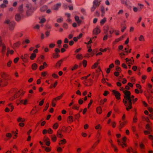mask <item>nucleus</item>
Wrapping results in <instances>:
<instances>
[{"instance_id":"37998d69","label":"nucleus","mask_w":153,"mask_h":153,"mask_svg":"<svg viewBox=\"0 0 153 153\" xmlns=\"http://www.w3.org/2000/svg\"><path fill=\"white\" fill-rule=\"evenodd\" d=\"M78 66L77 65L75 64L74 66L71 68V70L73 71L74 70H76Z\"/></svg>"},{"instance_id":"a19ab883","label":"nucleus","mask_w":153,"mask_h":153,"mask_svg":"<svg viewBox=\"0 0 153 153\" xmlns=\"http://www.w3.org/2000/svg\"><path fill=\"white\" fill-rule=\"evenodd\" d=\"M133 149L131 147H129L127 150L126 151L128 153H131V152H133Z\"/></svg>"},{"instance_id":"8fccbe9b","label":"nucleus","mask_w":153,"mask_h":153,"mask_svg":"<svg viewBox=\"0 0 153 153\" xmlns=\"http://www.w3.org/2000/svg\"><path fill=\"white\" fill-rule=\"evenodd\" d=\"M63 21V19L62 18H60L57 19L56 21L58 23L62 22Z\"/></svg>"},{"instance_id":"f3484780","label":"nucleus","mask_w":153,"mask_h":153,"mask_svg":"<svg viewBox=\"0 0 153 153\" xmlns=\"http://www.w3.org/2000/svg\"><path fill=\"white\" fill-rule=\"evenodd\" d=\"M61 5V4L60 3H58L54 5L52 9L54 10H57L60 7Z\"/></svg>"},{"instance_id":"bf43d9fd","label":"nucleus","mask_w":153,"mask_h":153,"mask_svg":"<svg viewBox=\"0 0 153 153\" xmlns=\"http://www.w3.org/2000/svg\"><path fill=\"white\" fill-rule=\"evenodd\" d=\"M112 147L114 148V151L115 152H117L118 150L117 148L113 144H112Z\"/></svg>"},{"instance_id":"ddd939ff","label":"nucleus","mask_w":153,"mask_h":153,"mask_svg":"<svg viewBox=\"0 0 153 153\" xmlns=\"http://www.w3.org/2000/svg\"><path fill=\"white\" fill-rule=\"evenodd\" d=\"M75 19L77 22L79 26L82 22V21L79 19V17L78 16H75L74 17Z\"/></svg>"},{"instance_id":"0e129e2a","label":"nucleus","mask_w":153,"mask_h":153,"mask_svg":"<svg viewBox=\"0 0 153 153\" xmlns=\"http://www.w3.org/2000/svg\"><path fill=\"white\" fill-rule=\"evenodd\" d=\"M12 63V61H9L7 63V66L8 67H10Z\"/></svg>"},{"instance_id":"c03bdc74","label":"nucleus","mask_w":153,"mask_h":153,"mask_svg":"<svg viewBox=\"0 0 153 153\" xmlns=\"http://www.w3.org/2000/svg\"><path fill=\"white\" fill-rule=\"evenodd\" d=\"M58 126L59 125L58 123H56L53 126V128L54 129H56L58 128Z\"/></svg>"},{"instance_id":"1a4fd4ad","label":"nucleus","mask_w":153,"mask_h":153,"mask_svg":"<svg viewBox=\"0 0 153 153\" xmlns=\"http://www.w3.org/2000/svg\"><path fill=\"white\" fill-rule=\"evenodd\" d=\"M100 32V27L99 26H97L94 28L93 31V34L97 35Z\"/></svg>"},{"instance_id":"c9c22d12","label":"nucleus","mask_w":153,"mask_h":153,"mask_svg":"<svg viewBox=\"0 0 153 153\" xmlns=\"http://www.w3.org/2000/svg\"><path fill=\"white\" fill-rule=\"evenodd\" d=\"M37 68V65L36 63L33 64L32 65V69L34 70H36Z\"/></svg>"},{"instance_id":"f8f14e48","label":"nucleus","mask_w":153,"mask_h":153,"mask_svg":"<svg viewBox=\"0 0 153 153\" xmlns=\"http://www.w3.org/2000/svg\"><path fill=\"white\" fill-rule=\"evenodd\" d=\"M62 129H59L58 130L56 135L58 137L60 138H62L63 137V135L62 134Z\"/></svg>"},{"instance_id":"4c0bfd02","label":"nucleus","mask_w":153,"mask_h":153,"mask_svg":"<svg viewBox=\"0 0 153 153\" xmlns=\"http://www.w3.org/2000/svg\"><path fill=\"white\" fill-rule=\"evenodd\" d=\"M47 8V7L46 6H44L40 8V10L42 12H44L46 10Z\"/></svg>"},{"instance_id":"a878e982","label":"nucleus","mask_w":153,"mask_h":153,"mask_svg":"<svg viewBox=\"0 0 153 153\" xmlns=\"http://www.w3.org/2000/svg\"><path fill=\"white\" fill-rule=\"evenodd\" d=\"M74 120H76L78 121H79V118L80 117V115L79 114H75L74 115Z\"/></svg>"},{"instance_id":"69168bd1","label":"nucleus","mask_w":153,"mask_h":153,"mask_svg":"<svg viewBox=\"0 0 153 153\" xmlns=\"http://www.w3.org/2000/svg\"><path fill=\"white\" fill-rule=\"evenodd\" d=\"M19 59V57L16 58L14 59V60H13V62H14V63H16L18 61Z\"/></svg>"},{"instance_id":"e433bc0d","label":"nucleus","mask_w":153,"mask_h":153,"mask_svg":"<svg viewBox=\"0 0 153 153\" xmlns=\"http://www.w3.org/2000/svg\"><path fill=\"white\" fill-rule=\"evenodd\" d=\"M98 7V6L96 5H94L93 4V6L91 8V11L92 12H93L95 10L96 8L97 7Z\"/></svg>"},{"instance_id":"6ab92c4d","label":"nucleus","mask_w":153,"mask_h":153,"mask_svg":"<svg viewBox=\"0 0 153 153\" xmlns=\"http://www.w3.org/2000/svg\"><path fill=\"white\" fill-rule=\"evenodd\" d=\"M100 0H94L93 2V4L99 7L100 4Z\"/></svg>"},{"instance_id":"f704fd0d","label":"nucleus","mask_w":153,"mask_h":153,"mask_svg":"<svg viewBox=\"0 0 153 153\" xmlns=\"http://www.w3.org/2000/svg\"><path fill=\"white\" fill-rule=\"evenodd\" d=\"M16 20L17 21H19L21 19V16L19 14H17L15 17Z\"/></svg>"},{"instance_id":"f03ea898","label":"nucleus","mask_w":153,"mask_h":153,"mask_svg":"<svg viewBox=\"0 0 153 153\" xmlns=\"http://www.w3.org/2000/svg\"><path fill=\"white\" fill-rule=\"evenodd\" d=\"M1 77L2 79L0 78V87L7 85L8 84V81L11 79L8 75L4 73L1 74Z\"/></svg>"},{"instance_id":"20e7f679","label":"nucleus","mask_w":153,"mask_h":153,"mask_svg":"<svg viewBox=\"0 0 153 153\" xmlns=\"http://www.w3.org/2000/svg\"><path fill=\"white\" fill-rule=\"evenodd\" d=\"M64 95V93H63L61 95L55 98H53L51 102V105L53 107H55L56 106V102L58 100H60L62 97Z\"/></svg>"},{"instance_id":"4be33fe9","label":"nucleus","mask_w":153,"mask_h":153,"mask_svg":"<svg viewBox=\"0 0 153 153\" xmlns=\"http://www.w3.org/2000/svg\"><path fill=\"white\" fill-rule=\"evenodd\" d=\"M68 122V123H71L73 121V117L72 116H69L68 117L67 120Z\"/></svg>"},{"instance_id":"aec40b11","label":"nucleus","mask_w":153,"mask_h":153,"mask_svg":"<svg viewBox=\"0 0 153 153\" xmlns=\"http://www.w3.org/2000/svg\"><path fill=\"white\" fill-rule=\"evenodd\" d=\"M51 137L52 141L53 142H55L57 140V138L55 134H53L51 136Z\"/></svg>"},{"instance_id":"5701e85b","label":"nucleus","mask_w":153,"mask_h":153,"mask_svg":"<svg viewBox=\"0 0 153 153\" xmlns=\"http://www.w3.org/2000/svg\"><path fill=\"white\" fill-rule=\"evenodd\" d=\"M66 143V140L64 139L61 140L59 143V145L65 144Z\"/></svg>"},{"instance_id":"de8ad7c7","label":"nucleus","mask_w":153,"mask_h":153,"mask_svg":"<svg viewBox=\"0 0 153 153\" xmlns=\"http://www.w3.org/2000/svg\"><path fill=\"white\" fill-rule=\"evenodd\" d=\"M98 63L97 62L95 63L91 67V68L94 69L96 68L98 66Z\"/></svg>"},{"instance_id":"2f4dec72","label":"nucleus","mask_w":153,"mask_h":153,"mask_svg":"<svg viewBox=\"0 0 153 153\" xmlns=\"http://www.w3.org/2000/svg\"><path fill=\"white\" fill-rule=\"evenodd\" d=\"M79 106L77 104H74L73 105L72 108L73 109H75L76 110H78L79 108Z\"/></svg>"},{"instance_id":"603ef678","label":"nucleus","mask_w":153,"mask_h":153,"mask_svg":"<svg viewBox=\"0 0 153 153\" xmlns=\"http://www.w3.org/2000/svg\"><path fill=\"white\" fill-rule=\"evenodd\" d=\"M137 118L136 117V115H135L133 118V122L135 123L137 122Z\"/></svg>"},{"instance_id":"b1692460","label":"nucleus","mask_w":153,"mask_h":153,"mask_svg":"<svg viewBox=\"0 0 153 153\" xmlns=\"http://www.w3.org/2000/svg\"><path fill=\"white\" fill-rule=\"evenodd\" d=\"M121 31L122 32H123L126 28V25L125 24L123 25V24H121Z\"/></svg>"},{"instance_id":"39448f33","label":"nucleus","mask_w":153,"mask_h":153,"mask_svg":"<svg viewBox=\"0 0 153 153\" xmlns=\"http://www.w3.org/2000/svg\"><path fill=\"white\" fill-rule=\"evenodd\" d=\"M127 138L126 137H124L123 138L122 140L123 142H121L119 140H117V142L119 145L121 146L123 148L124 146H126V144L125 143L126 141Z\"/></svg>"},{"instance_id":"c756f323","label":"nucleus","mask_w":153,"mask_h":153,"mask_svg":"<svg viewBox=\"0 0 153 153\" xmlns=\"http://www.w3.org/2000/svg\"><path fill=\"white\" fill-rule=\"evenodd\" d=\"M7 106L10 108L11 112H12L14 108L12 104V103H9L8 104Z\"/></svg>"},{"instance_id":"79ce46f5","label":"nucleus","mask_w":153,"mask_h":153,"mask_svg":"<svg viewBox=\"0 0 153 153\" xmlns=\"http://www.w3.org/2000/svg\"><path fill=\"white\" fill-rule=\"evenodd\" d=\"M106 21V19L105 18H104L101 20L100 22V24L101 25H103L105 23Z\"/></svg>"},{"instance_id":"72a5a7b5","label":"nucleus","mask_w":153,"mask_h":153,"mask_svg":"<svg viewBox=\"0 0 153 153\" xmlns=\"http://www.w3.org/2000/svg\"><path fill=\"white\" fill-rule=\"evenodd\" d=\"M142 118L143 120L146 121L148 123H150L151 124V123L150 122L149 120L148 117H143Z\"/></svg>"},{"instance_id":"7ed1b4c3","label":"nucleus","mask_w":153,"mask_h":153,"mask_svg":"<svg viewBox=\"0 0 153 153\" xmlns=\"http://www.w3.org/2000/svg\"><path fill=\"white\" fill-rule=\"evenodd\" d=\"M90 74H89L87 76H85L81 78V79H85L83 82L84 85L87 86H91L93 83V80L91 79H88V77L90 76Z\"/></svg>"},{"instance_id":"c85d7f7f","label":"nucleus","mask_w":153,"mask_h":153,"mask_svg":"<svg viewBox=\"0 0 153 153\" xmlns=\"http://www.w3.org/2000/svg\"><path fill=\"white\" fill-rule=\"evenodd\" d=\"M152 125V124H151L150 123H148L147 124L146 126V129L149 130L150 131H152V130L150 126V125Z\"/></svg>"},{"instance_id":"864d4df0","label":"nucleus","mask_w":153,"mask_h":153,"mask_svg":"<svg viewBox=\"0 0 153 153\" xmlns=\"http://www.w3.org/2000/svg\"><path fill=\"white\" fill-rule=\"evenodd\" d=\"M115 30H114L113 29H111L110 30L109 32L111 34V35L110 36V37H111V34L115 32Z\"/></svg>"},{"instance_id":"58836bf2","label":"nucleus","mask_w":153,"mask_h":153,"mask_svg":"<svg viewBox=\"0 0 153 153\" xmlns=\"http://www.w3.org/2000/svg\"><path fill=\"white\" fill-rule=\"evenodd\" d=\"M59 55L58 53H54L53 54V57L54 59L59 58Z\"/></svg>"},{"instance_id":"a211bd4d","label":"nucleus","mask_w":153,"mask_h":153,"mask_svg":"<svg viewBox=\"0 0 153 153\" xmlns=\"http://www.w3.org/2000/svg\"><path fill=\"white\" fill-rule=\"evenodd\" d=\"M63 61V59H60L58 61L56 64V67H59L60 66L61 64H62Z\"/></svg>"},{"instance_id":"4468645a","label":"nucleus","mask_w":153,"mask_h":153,"mask_svg":"<svg viewBox=\"0 0 153 153\" xmlns=\"http://www.w3.org/2000/svg\"><path fill=\"white\" fill-rule=\"evenodd\" d=\"M21 42L19 41L14 43L13 45V48L14 49L17 48L19 47L21 45Z\"/></svg>"},{"instance_id":"a18cd8bd","label":"nucleus","mask_w":153,"mask_h":153,"mask_svg":"<svg viewBox=\"0 0 153 153\" xmlns=\"http://www.w3.org/2000/svg\"><path fill=\"white\" fill-rule=\"evenodd\" d=\"M14 51L13 50H8L7 55H8V53H10V54H13L14 53Z\"/></svg>"},{"instance_id":"e2e57ef3","label":"nucleus","mask_w":153,"mask_h":153,"mask_svg":"<svg viewBox=\"0 0 153 153\" xmlns=\"http://www.w3.org/2000/svg\"><path fill=\"white\" fill-rule=\"evenodd\" d=\"M96 137L98 139H100L101 138V136L100 134V133H98L96 135Z\"/></svg>"},{"instance_id":"473e14b6","label":"nucleus","mask_w":153,"mask_h":153,"mask_svg":"<svg viewBox=\"0 0 153 153\" xmlns=\"http://www.w3.org/2000/svg\"><path fill=\"white\" fill-rule=\"evenodd\" d=\"M1 46H2V52H4L6 50V47L4 45V44L3 43L1 45Z\"/></svg>"},{"instance_id":"49530a36","label":"nucleus","mask_w":153,"mask_h":153,"mask_svg":"<svg viewBox=\"0 0 153 153\" xmlns=\"http://www.w3.org/2000/svg\"><path fill=\"white\" fill-rule=\"evenodd\" d=\"M87 61L85 60H83L82 61V64L83 67L85 68L86 66Z\"/></svg>"},{"instance_id":"680f3d73","label":"nucleus","mask_w":153,"mask_h":153,"mask_svg":"<svg viewBox=\"0 0 153 153\" xmlns=\"http://www.w3.org/2000/svg\"><path fill=\"white\" fill-rule=\"evenodd\" d=\"M55 45L54 44L51 43L49 45V47L50 48H52L54 47Z\"/></svg>"},{"instance_id":"13d9d810","label":"nucleus","mask_w":153,"mask_h":153,"mask_svg":"<svg viewBox=\"0 0 153 153\" xmlns=\"http://www.w3.org/2000/svg\"><path fill=\"white\" fill-rule=\"evenodd\" d=\"M116 70L117 72H120L121 71V68L118 66H117L116 67Z\"/></svg>"},{"instance_id":"338daca9","label":"nucleus","mask_w":153,"mask_h":153,"mask_svg":"<svg viewBox=\"0 0 153 153\" xmlns=\"http://www.w3.org/2000/svg\"><path fill=\"white\" fill-rule=\"evenodd\" d=\"M49 134H52L53 132V131L52 130L51 128H49L48 130H47Z\"/></svg>"},{"instance_id":"cd10ccee","label":"nucleus","mask_w":153,"mask_h":153,"mask_svg":"<svg viewBox=\"0 0 153 153\" xmlns=\"http://www.w3.org/2000/svg\"><path fill=\"white\" fill-rule=\"evenodd\" d=\"M76 58L77 59L81 60L83 59V56L81 54H78L76 55Z\"/></svg>"},{"instance_id":"f257e3e1","label":"nucleus","mask_w":153,"mask_h":153,"mask_svg":"<svg viewBox=\"0 0 153 153\" xmlns=\"http://www.w3.org/2000/svg\"><path fill=\"white\" fill-rule=\"evenodd\" d=\"M124 94V99L123 100V102L126 107V109L128 111L131 109L132 107V103L134 104L137 100V98L134 99V96L133 95H131L130 91H123Z\"/></svg>"},{"instance_id":"4d7b16f0","label":"nucleus","mask_w":153,"mask_h":153,"mask_svg":"<svg viewBox=\"0 0 153 153\" xmlns=\"http://www.w3.org/2000/svg\"><path fill=\"white\" fill-rule=\"evenodd\" d=\"M101 128L102 127L100 124H98L95 127V129L97 130L101 129Z\"/></svg>"},{"instance_id":"6e6552de","label":"nucleus","mask_w":153,"mask_h":153,"mask_svg":"<svg viewBox=\"0 0 153 153\" xmlns=\"http://www.w3.org/2000/svg\"><path fill=\"white\" fill-rule=\"evenodd\" d=\"M28 57V55L27 54H22L20 56V59H22L23 62L25 63L27 62Z\"/></svg>"},{"instance_id":"5fc2aeb1","label":"nucleus","mask_w":153,"mask_h":153,"mask_svg":"<svg viewBox=\"0 0 153 153\" xmlns=\"http://www.w3.org/2000/svg\"><path fill=\"white\" fill-rule=\"evenodd\" d=\"M134 63V60H132L131 59H129L127 63L128 64H133Z\"/></svg>"},{"instance_id":"09e8293b","label":"nucleus","mask_w":153,"mask_h":153,"mask_svg":"<svg viewBox=\"0 0 153 153\" xmlns=\"http://www.w3.org/2000/svg\"><path fill=\"white\" fill-rule=\"evenodd\" d=\"M49 106V103H47L46 104V106L45 107L44 109L43 110V111H45L48 108Z\"/></svg>"},{"instance_id":"7c9ffc66","label":"nucleus","mask_w":153,"mask_h":153,"mask_svg":"<svg viewBox=\"0 0 153 153\" xmlns=\"http://www.w3.org/2000/svg\"><path fill=\"white\" fill-rule=\"evenodd\" d=\"M36 54L34 53H33L31 54L30 56V58L31 60H33L36 57Z\"/></svg>"},{"instance_id":"774afa93","label":"nucleus","mask_w":153,"mask_h":153,"mask_svg":"<svg viewBox=\"0 0 153 153\" xmlns=\"http://www.w3.org/2000/svg\"><path fill=\"white\" fill-rule=\"evenodd\" d=\"M148 109L150 113H153V109L152 108L149 107Z\"/></svg>"},{"instance_id":"bb28decb","label":"nucleus","mask_w":153,"mask_h":153,"mask_svg":"<svg viewBox=\"0 0 153 153\" xmlns=\"http://www.w3.org/2000/svg\"><path fill=\"white\" fill-rule=\"evenodd\" d=\"M15 26V23L14 22L10 24L9 25V29L10 30H13Z\"/></svg>"},{"instance_id":"052dcab7","label":"nucleus","mask_w":153,"mask_h":153,"mask_svg":"<svg viewBox=\"0 0 153 153\" xmlns=\"http://www.w3.org/2000/svg\"><path fill=\"white\" fill-rule=\"evenodd\" d=\"M131 81L134 84L135 82V78L133 77H131Z\"/></svg>"},{"instance_id":"9b49d317","label":"nucleus","mask_w":153,"mask_h":153,"mask_svg":"<svg viewBox=\"0 0 153 153\" xmlns=\"http://www.w3.org/2000/svg\"><path fill=\"white\" fill-rule=\"evenodd\" d=\"M127 121H124L122 122H121V121H119L120 125L119 127V128L120 131L121 128L127 124Z\"/></svg>"},{"instance_id":"dca6fc26","label":"nucleus","mask_w":153,"mask_h":153,"mask_svg":"<svg viewBox=\"0 0 153 153\" xmlns=\"http://www.w3.org/2000/svg\"><path fill=\"white\" fill-rule=\"evenodd\" d=\"M28 100L27 99L21 100H20L19 104L21 105L24 104V105H26L27 104Z\"/></svg>"},{"instance_id":"0eeeda50","label":"nucleus","mask_w":153,"mask_h":153,"mask_svg":"<svg viewBox=\"0 0 153 153\" xmlns=\"http://www.w3.org/2000/svg\"><path fill=\"white\" fill-rule=\"evenodd\" d=\"M112 92L113 94L115 96L117 100H120L121 94L119 91L115 90H113Z\"/></svg>"},{"instance_id":"9d476101","label":"nucleus","mask_w":153,"mask_h":153,"mask_svg":"<svg viewBox=\"0 0 153 153\" xmlns=\"http://www.w3.org/2000/svg\"><path fill=\"white\" fill-rule=\"evenodd\" d=\"M101 11V16H103L105 15V11H107L108 10V7L105 8V7L103 6H101L100 7Z\"/></svg>"},{"instance_id":"393cba45","label":"nucleus","mask_w":153,"mask_h":153,"mask_svg":"<svg viewBox=\"0 0 153 153\" xmlns=\"http://www.w3.org/2000/svg\"><path fill=\"white\" fill-rule=\"evenodd\" d=\"M25 120L24 118H22L21 117H19L17 119V121L18 122H24Z\"/></svg>"},{"instance_id":"6e6d98bb","label":"nucleus","mask_w":153,"mask_h":153,"mask_svg":"<svg viewBox=\"0 0 153 153\" xmlns=\"http://www.w3.org/2000/svg\"><path fill=\"white\" fill-rule=\"evenodd\" d=\"M30 42V41L29 39H26L22 43L23 44H24V43L28 44Z\"/></svg>"},{"instance_id":"3c124183","label":"nucleus","mask_w":153,"mask_h":153,"mask_svg":"<svg viewBox=\"0 0 153 153\" xmlns=\"http://www.w3.org/2000/svg\"><path fill=\"white\" fill-rule=\"evenodd\" d=\"M139 40L140 41H144V39L142 35H140L139 37L138 38Z\"/></svg>"},{"instance_id":"2eb2a0df","label":"nucleus","mask_w":153,"mask_h":153,"mask_svg":"<svg viewBox=\"0 0 153 153\" xmlns=\"http://www.w3.org/2000/svg\"><path fill=\"white\" fill-rule=\"evenodd\" d=\"M125 37V36H121L119 38L116 39L115 40L114 42L113 43L114 44H116L119 41L122 40Z\"/></svg>"},{"instance_id":"423d86ee","label":"nucleus","mask_w":153,"mask_h":153,"mask_svg":"<svg viewBox=\"0 0 153 153\" xmlns=\"http://www.w3.org/2000/svg\"><path fill=\"white\" fill-rule=\"evenodd\" d=\"M20 92L19 91H18L17 92H14L13 94V96H12L10 98V101H13L16 98L19 97L20 95Z\"/></svg>"},{"instance_id":"412c9836","label":"nucleus","mask_w":153,"mask_h":153,"mask_svg":"<svg viewBox=\"0 0 153 153\" xmlns=\"http://www.w3.org/2000/svg\"><path fill=\"white\" fill-rule=\"evenodd\" d=\"M96 112L98 114H101L102 112V110L100 106L97 107L96 108Z\"/></svg>"},{"instance_id":"ea45409f","label":"nucleus","mask_w":153,"mask_h":153,"mask_svg":"<svg viewBox=\"0 0 153 153\" xmlns=\"http://www.w3.org/2000/svg\"><path fill=\"white\" fill-rule=\"evenodd\" d=\"M107 100L106 98L104 99L103 100H101L100 101V105H103L104 103L106 102Z\"/></svg>"}]
</instances>
